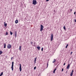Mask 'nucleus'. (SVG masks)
<instances>
[{"label":"nucleus","mask_w":76,"mask_h":76,"mask_svg":"<svg viewBox=\"0 0 76 76\" xmlns=\"http://www.w3.org/2000/svg\"><path fill=\"white\" fill-rule=\"evenodd\" d=\"M37 4V1H36V0H33V4H34V5H35L36 4Z\"/></svg>","instance_id":"nucleus-1"},{"label":"nucleus","mask_w":76,"mask_h":76,"mask_svg":"<svg viewBox=\"0 0 76 76\" xmlns=\"http://www.w3.org/2000/svg\"><path fill=\"white\" fill-rule=\"evenodd\" d=\"M43 28H44V26L42 25H41L40 26V31L41 32H42V30L43 29Z\"/></svg>","instance_id":"nucleus-2"},{"label":"nucleus","mask_w":76,"mask_h":76,"mask_svg":"<svg viewBox=\"0 0 76 76\" xmlns=\"http://www.w3.org/2000/svg\"><path fill=\"white\" fill-rule=\"evenodd\" d=\"M13 64H14V62H12V65L11 67V69L12 71L13 70V66H14Z\"/></svg>","instance_id":"nucleus-3"},{"label":"nucleus","mask_w":76,"mask_h":76,"mask_svg":"<svg viewBox=\"0 0 76 76\" xmlns=\"http://www.w3.org/2000/svg\"><path fill=\"white\" fill-rule=\"evenodd\" d=\"M12 47V45L10 44H8L7 46V48L8 49H10Z\"/></svg>","instance_id":"nucleus-4"},{"label":"nucleus","mask_w":76,"mask_h":76,"mask_svg":"<svg viewBox=\"0 0 76 76\" xmlns=\"http://www.w3.org/2000/svg\"><path fill=\"white\" fill-rule=\"evenodd\" d=\"M20 72L22 71V66H21V64H20Z\"/></svg>","instance_id":"nucleus-5"},{"label":"nucleus","mask_w":76,"mask_h":76,"mask_svg":"<svg viewBox=\"0 0 76 76\" xmlns=\"http://www.w3.org/2000/svg\"><path fill=\"white\" fill-rule=\"evenodd\" d=\"M70 64H68V65L66 67V69H69V68H70Z\"/></svg>","instance_id":"nucleus-6"},{"label":"nucleus","mask_w":76,"mask_h":76,"mask_svg":"<svg viewBox=\"0 0 76 76\" xmlns=\"http://www.w3.org/2000/svg\"><path fill=\"white\" fill-rule=\"evenodd\" d=\"M17 35V31H15V38L16 37Z\"/></svg>","instance_id":"nucleus-7"},{"label":"nucleus","mask_w":76,"mask_h":76,"mask_svg":"<svg viewBox=\"0 0 76 76\" xmlns=\"http://www.w3.org/2000/svg\"><path fill=\"white\" fill-rule=\"evenodd\" d=\"M4 26L5 27L7 26V23H6V22H4Z\"/></svg>","instance_id":"nucleus-8"},{"label":"nucleus","mask_w":76,"mask_h":76,"mask_svg":"<svg viewBox=\"0 0 76 76\" xmlns=\"http://www.w3.org/2000/svg\"><path fill=\"white\" fill-rule=\"evenodd\" d=\"M37 57H36L35 59V60H34V64H35L36 63V61L37 60Z\"/></svg>","instance_id":"nucleus-9"},{"label":"nucleus","mask_w":76,"mask_h":76,"mask_svg":"<svg viewBox=\"0 0 76 76\" xmlns=\"http://www.w3.org/2000/svg\"><path fill=\"white\" fill-rule=\"evenodd\" d=\"M21 48H22V47L21 46H20L19 48V50L20 51H21Z\"/></svg>","instance_id":"nucleus-10"},{"label":"nucleus","mask_w":76,"mask_h":76,"mask_svg":"<svg viewBox=\"0 0 76 76\" xmlns=\"http://www.w3.org/2000/svg\"><path fill=\"white\" fill-rule=\"evenodd\" d=\"M15 23H18V20H16L15 21Z\"/></svg>","instance_id":"nucleus-11"},{"label":"nucleus","mask_w":76,"mask_h":76,"mask_svg":"<svg viewBox=\"0 0 76 76\" xmlns=\"http://www.w3.org/2000/svg\"><path fill=\"white\" fill-rule=\"evenodd\" d=\"M37 49H38L39 50H40V48H41L40 47H37Z\"/></svg>","instance_id":"nucleus-12"},{"label":"nucleus","mask_w":76,"mask_h":76,"mask_svg":"<svg viewBox=\"0 0 76 76\" xmlns=\"http://www.w3.org/2000/svg\"><path fill=\"white\" fill-rule=\"evenodd\" d=\"M51 38H53V34H52L51 36Z\"/></svg>","instance_id":"nucleus-13"},{"label":"nucleus","mask_w":76,"mask_h":76,"mask_svg":"<svg viewBox=\"0 0 76 76\" xmlns=\"http://www.w3.org/2000/svg\"><path fill=\"white\" fill-rule=\"evenodd\" d=\"M4 48H6V44L4 43Z\"/></svg>","instance_id":"nucleus-14"},{"label":"nucleus","mask_w":76,"mask_h":76,"mask_svg":"<svg viewBox=\"0 0 76 76\" xmlns=\"http://www.w3.org/2000/svg\"><path fill=\"white\" fill-rule=\"evenodd\" d=\"M73 75V74L72 72H71L70 74V76H72V75Z\"/></svg>","instance_id":"nucleus-15"},{"label":"nucleus","mask_w":76,"mask_h":76,"mask_svg":"<svg viewBox=\"0 0 76 76\" xmlns=\"http://www.w3.org/2000/svg\"><path fill=\"white\" fill-rule=\"evenodd\" d=\"M56 62V59H54L53 61V63H55Z\"/></svg>","instance_id":"nucleus-16"},{"label":"nucleus","mask_w":76,"mask_h":76,"mask_svg":"<svg viewBox=\"0 0 76 76\" xmlns=\"http://www.w3.org/2000/svg\"><path fill=\"white\" fill-rule=\"evenodd\" d=\"M3 72H2L1 73V74L0 75V76H2L3 75Z\"/></svg>","instance_id":"nucleus-17"},{"label":"nucleus","mask_w":76,"mask_h":76,"mask_svg":"<svg viewBox=\"0 0 76 76\" xmlns=\"http://www.w3.org/2000/svg\"><path fill=\"white\" fill-rule=\"evenodd\" d=\"M64 30H66V27H65V26H64L63 27Z\"/></svg>","instance_id":"nucleus-18"},{"label":"nucleus","mask_w":76,"mask_h":76,"mask_svg":"<svg viewBox=\"0 0 76 76\" xmlns=\"http://www.w3.org/2000/svg\"><path fill=\"white\" fill-rule=\"evenodd\" d=\"M10 35H12V34H13V33L12 32V31H10Z\"/></svg>","instance_id":"nucleus-19"},{"label":"nucleus","mask_w":76,"mask_h":76,"mask_svg":"<svg viewBox=\"0 0 76 76\" xmlns=\"http://www.w3.org/2000/svg\"><path fill=\"white\" fill-rule=\"evenodd\" d=\"M2 53H3V52L2 51H0V54H2Z\"/></svg>","instance_id":"nucleus-20"},{"label":"nucleus","mask_w":76,"mask_h":76,"mask_svg":"<svg viewBox=\"0 0 76 76\" xmlns=\"http://www.w3.org/2000/svg\"><path fill=\"white\" fill-rule=\"evenodd\" d=\"M8 35V32H6V35Z\"/></svg>","instance_id":"nucleus-21"},{"label":"nucleus","mask_w":76,"mask_h":76,"mask_svg":"<svg viewBox=\"0 0 76 76\" xmlns=\"http://www.w3.org/2000/svg\"><path fill=\"white\" fill-rule=\"evenodd\" d=\"M68 45H68V44H67L66 45V48H67V47H68Z\"/></svg>","instance_id":"nucleus-22"},{"label":"nucleus","mask_w":76,"mask_h":76,"mask_svg":"<svg viewBox=\"0 0 76 76\" xmlns=\"http://www.w3.org/2000/svg\"><path fill=\"white\" fill-rule=\"evenodd\" d=\"M56 72V70H55V69L53 70V73H55V72Z\"/></svg>","instance_id":"nucleus-23"},{"label":"nucleus","mask_w":76,"mask_h":76,"mask_svg":"<svg viewBox=\"0 0 76 76\" xmlns=\"http://www.w3.org/2000/svg\"><path fill=\"white\" fill-rule=\"evenodd\" d=\"M36 68H37V67L36 66H35L34 67V70H35L36 69Z\"/></svg>","instance_id":"nucleus-24"},{"label":"nucleus","mask_w":76,"mask_h":76,"mask_svg":"<svg viewBox=\"0 0 76 76\" xmlns=\"http://www.w3.org/2000/svg\"><path fill=\"white\" fill-rule=\"evenodd\" d=\"M30 43H31V45H32V41Z\"/></svg>","instance_id":"nucleus-25"},{"label":"nucleus","mask_w":76,"mask_h":76,"mask_svg":"<svg viewBox=\"0 0 76 76\" xmlns=\"http://www.w3.org/2000/svg\"><path fill=\"white\" fill-rule=\"evenodd\" d=\"M41 50L42 51H43V48H42V49H41Z\"/></svg>","instance_id":"nucleus-26"},{"label":"nucleus","mask_w":76,"mask_h":76,"mask_svg":"<svg viewBox=\"0 0 76 76\" xmlns=\"http://www.w3.org/2000/svg\"><path fill=\"white\" fill-rule=\"evenodd\" d=\"M53 40V38H51V41H52Z\"/></svg>","instance_id":"nucleus-27"},{"label":"nucleus","mask_w":76,"mask_h":76,"mask_svg":"<svg viewBox=\"0 0 76 76\" xmlns=\"http://www.w3.org/2000/svg\"><path fill=\"white\" fill-rule=\"evenodd\" d=\"M48 63H47V67H48Z\"/></svg>","instance_id":"nucleus-28"},{"label":"nucleus","mask_w":76,"mask_h":76,"mask_svg":"<svg viewBox=\"0 0 76 76\" xmlns=\"http://www.w3.org/2000/svg\"><path fill=\"white\" fill-rule=\"evenodd\" d=\"M64 70V69H63V68H62V69L61 72H63V71Z\"/></svg>","instance_id":"nucleus-29"},{"label":"nucleus","mask_w":76,"mask_h":76,"mask_svg":"<svg viewBox=\"0 0 76 76\" xmlns=\"http://www.w3.org/2000/svg\"><path fill=\"white\" fill-rule=\"evenodd\" d=\"M72 53H73V52H72L71 53H70L71 55H72Z\"/></svg>","instance_id":"nucleus-30"},{"label":"nucleus","mask_w":76,"mask_h":76,"mask_svg":"<svg viewBox=\"0 0 76 76\" xmlns=\"http://www.w3.org/2000/svg\"><path fill=\"white\" fill-rule=\"evenodd\" d=\"M73 72H74V71L73 70H72V73H73Z\"/></svg>","instance_id":"nucleus-31"},{"label":"nucleus","mask_w":76,"mask_h":76,"mask_svg":"<svg viewBox=\"0 0 76 76\" xmlns=\"http://www.w3.org/2000/svg\"><path fill=\"white\" fill-rule=\"evenodd\" d=\"M75 14H76V12H74V15H75Z\"/></svg>","instance_id":"nucleus-32"},{"label":"nucleus","mask_w":76,"mask_h":76,"mask_svg":"<svg viewBox=\"0 0 76 76\" xmlns=\"http://www.w3.org/2000/svg\"><path fill=\"white\" fill-rule=\"evenodd\" d=\"M49 0H46V1H48Z\"/></svg>","instance_id":"nucleus-33"},{"label":"nucleus","mask_w":76,"mask_h":76,"mask_svg":"<svg viewBox=\"0 0 76 76\" xmlns=\"http://www.w3.org/2000/svg\"><path fill=\"white\" fill-rule=\"evenodd\" d=\"M65 64H66V63H65L64 64V65H65Z\"/></svg>","instance_id":"nucleus-34"},{"label":"nucleus","mask_w":76,"mask_h":76,"mask_svg":"<svg viewBox=\"0 0 76 76\" xmlns=\"http://www.w3.org/2000/svg\"><path fill=\"white\" fill-rule=\"evenodd\" d=\"M75 22H76V19H75Z\"/></svg>","instance_id":"nucleus-35"},{"label":"nucleus","mask_w":76,"mask_h":76,"mask_svg":"<svg viewBox=\"0 0 76 76\" xmlns=\"http://www.w3.org/2000/svg\"><path fill=\"white\" fill-rule=\"evenodd\" d=\"M11 59V60H12V59H13V57H12Z\"/></svg>","instance_id":"nucleus-36"},{"label":"nucleus","mask_w":76,"mask_h":76,"mask_svg":"<svg viewBox=\"0 0 76 76\" xmlns=\"http://www.w3.org/2000/svg\"><path fill=\"white\" fill-rule=\"evenodd\" d=\"M70 11H71V12H72V9H71Z\"/></svg>","instance_id":"nucleus-37"},{"label":"nucleus","mask_w":76,"mask_h":76,"mask_svg":"<svg viewBox=\"0 0 76 76\" xmlns=\"http://www.w3.org/2000/svg\"><path fill=\"white\" fill-rule=\"evenodd\" d=\"M54 70H57V69L56 68Z\"/></svg>","instance_id":"nucleus-38"},{"label":"nucleus","mask_w":76,"mask_h":76,"mask_svg":"<svg viewBox=\"0 0 76 76\" xmlns=\"http://www.w3.org/2000/svg\"><path fill=\"white\" fill-rule=\"evenodd\" d=\"M55 10H54V12H55Z\"/></svg>","instance_id":"nucleus-39"},{"label":"nucleus","mask_w":76,"mask_h":76,"mask_svg":"<svg viewBox=\"0 0 76 76\" xmlns=\"http://www.w3.org/2000/svg\"><path fill=\"white\" fill-rule=\"evenodd\" d=\"M35 44V42H34V44Z\"/></svg>","instance_id":"nucleus-40"},{"label":"nucleus","mask_w":76,"mask_h":76,"mask_svg":"<svg viewBox=\"0 0 76 76\" xmlns=\"http://www.w3.org/2000/svg\"><path fill=\"white\" fill-rule=\"evenodd\" d=\"M48 75H50V73H49L48 74Z\"/></svg>","instance_id":"nucleus-41"},{"label":"nucleus","mask_w":76,"mask_h":76,"mask_svg":"<svg viewBox=\"0 0 76 76\" xmlns=\"http://www.w3.org/2000/svg\"><path fill=\"white\" fill-rule=\"evenodd\" d=\"M49 76H50V75H49Z\"/></svg>","instance_id":"nucleus-42"}]
</instances>
